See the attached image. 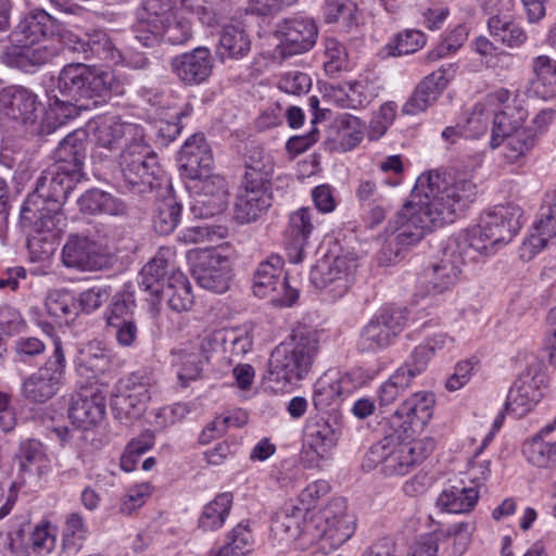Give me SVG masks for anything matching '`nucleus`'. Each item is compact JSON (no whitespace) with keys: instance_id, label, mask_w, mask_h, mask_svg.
Listing matches in <instances>:
<instances>
[{"instance_id":"79ce46f5","label":"nucleus","mask_w":556,"mask_h":556,"mask_svg":"<svg viewBox=\"0 0 556 556\" xmlns=\"http://www.w3.org/2000/svg\"><path fill=\"white\" fill-rule=\"evenodd\" d=\"M20 469L31 472L36 470L41 476L49 470V460L42 444L37 440H27L21 443L18 450Z\"/></svg>"},{"instance_id":"72a5a7b5","label":"nucleus","mask_w":556,"mask_h":556,"mask_svg":"<svg viewBox=\"0 0 556 556\" xmlns=\"http://www.w3.org/2000/svg\"><path fill=\"white\" fill-rule=\"evenodd\" d=\"M305 438V454H314L312 460L325 458L338 441L337 432L331 425L324 419L308 424Z\"/></svg>"},{"instance_id":"f8f14e48","label":"nucleus","mask_w":556,"mask_h":556,"mask_svg":"<svg viewBox=\"0 0 556 556\" xmlns=\"http://www.w3.org/2000/svg\"><path fill=\"white\" fill-rule=\"evenodd\" d=\"M408 312L404 307H387L371 318L361 330L357 349L362 353H377L389 348L404 330Z\"/></svg>"},{"instance_id":"7ed1b4c3","label":"nucleus","mask_w":556,"mask_h":556,"mask_svg":"<svg viewBox=\"0 0 556 556\" xmlns=\"http://www.w3.org/2000/svg\"><path fill=\"white\" fill-rule=\"evenodd\" d=\"M54 24L55 20L42 9L25 14L10 33V45L1 55L2 62L24 72L48 63L56 54V49L45 42Z\"/></svg>"},{"instance_id":"412c9836","label":"nucleus","mask_w":556,"mask_h":556,"mask_svg":"<svg viewBox=\"0 0 556 556\" xmlns=\"http://www.w3.org/2000/svg\"><path fill=\"white\" fill-rule=\"evenodd\" d=\"M459 260L445 256L426 268L417 279L415 296L427 298L442 294L459 280Z\"/></svg>"},{"instance_id":"a18cd8bd","label":"nucleus","mask_w":556,"mask_h":556,"mask_svg":"<svg viewBox=\"0 0 556 556\" xmlns=\"http://www.w3.org/2000/svg\"><path fill=\"white\" fill-rule=\"evenodd\" d=\"M252 534L248 525L237 523L227 536V542L217 551H212L210 556H239L251 551Z\"/></svg>"},{"instance_id":"e433bc0d","label":"nucleus","mask_w":556,"mask_h":556,"mask_svg":"<svg viewBox=\"0 0 556 556\" xmlns=\"http://www.w3.org/2000/svg\"><path fill=\"white\" fill-rule=\"evenodd\" d=\"M161 295L166 300L168 307L177 313L187 312L193 305L191 285L181 271H174L168 277Z\"/></svg>"},{"instance_id":"4d7b16f0","label":"nucleus","mask_w":556,"mask_h":556,"mask_svg":"<svg viewBox=\"0 0 556 556\" xmlns=\"http://www.w3.org/2000/svg\"><path fill=\"white\" fill-rule=\"evenodd\" d=\"M431 357V349L419 344L397 370L412 382L427 369Z\"/></svg>"},{"instance_id":"2f4dec72","label":"nucleus","mask_w":556,"mask_h":556,"mask_svg":"<svg viewBox=\"0 0 556 556\" xmlns=\"http://www.w3.org/2000/svg\"><path fill=\"white\" fill-rule=\"evenodd\" d=\"M314 229L313 212L302 207L290 215L287 235L288 257L291 263L298 264L304 258V249L308 237Z\"/></svg>"},{"instance_id":"f257e3e1","label":"nucleus","mask_w":556,"mask_h":556,"mask_svg":"<svg viewBox=\"0 0 556 556\" xmlns=\"http://www.w3.org/2000/svg\"><path fill=\"white\" fill-rule=\"evenodd\" d=\"M87 150V132L76 129L61 140L54 151V162L36 182L35 191L27 197L21 219L31 228V245L35 240L53 239L64 225L62 206L75 185L84 178V160Z\"/></svg>"},{"instance_id":"de8ad7c7","label":"nucleus","mask_w":556,"mask_h":556,"mask_svg":"<svg viewBox=\"0 0 556 556\" xmlns=\"http://www.w3.org/2000/svg\"><path fill=\"white\" fill-rule=\"evenodd\" d=\"M494 110L481 102L476 103L464 113L462 124L469 139H477L488 130L491 117L494 118Z\"/></svg>"},{"instance_id":"774afa93","label":"nucleus","mask_w":556,"mask_h":556,"mask_svg":"<svg viewBox=\"0 0 556 556\" xmlns=\"http://www.w3.org/2000/svg\"><path fill=\"white\" fill-rule=\"evenodd\" d=\"M110 298L108 288L94 287L85 290L79 295V305L85 313H92L100 308Z\"/></svg>"},{"instance_id":"49530a36","label":"nucleus","mask_w":556,"mask_h":556,"mask_svg":"<svg viewBox=\"0 0 556 556\" xmlns=\"http://www.w3.org/2000/svg\"><path fill=\"white\" fill-rule=\"evenodd\" d=\"M172 0H142L137 11V21L142 26L163 25L173 13Z\"/></svg>"},{"instance_id":"f704fd0d","label":"nucleus","mask_w":556,"mask_h":556,"mask_svg":"<svg viewBox=\"0 0 556 556\" xmlns=\"http://www.w3.org/2000/svg\"><path fill=\"white\" fill-rule=\"evenodd\" d=\"M79 208L85 214H106L119 216L126 213V205L111 193L99 189L86 191L78 200Z\"/></svg>"},{"instance_id":"c03bdc74","label":"nucleus","mask_w":556,"mask_h":556,"mask_svg":"<svg viewBox=\"0 0 556 556\" xmlns=\"http://www.w3.org/2000/svg\"><path fill=\"white\" fill-rule=\"evenodd\" d=\"M167 261L162 256L153 257L139 273L138 285L140 289L152 295H159L164 289L162 282L166 275Z\"/></svg>"},{"instance_id":"f3484780","label":"nucleus","mask_w":556,"mask_h":556,"mask_svg":"<svg viewBox=\"0 0 556 556\" xmlns=\"http://www.w3.org/2000/svg\"><path fill=\"white\" fill-rule=\"evenodd\" d=\"M62 262L68 268L94 271L112 267L114 256L96 241L72 235L62 249Z\"/></svg>"},{"instance_id":"6e6552de","label":"nucleus","mask_w":556,"mask_h":556,"mask_svg":"<svg viewBox=\"0 0 556 556\" xmlns=\"http://www.w3.org/2000/svg\"><path fill=\"white\" fill-rule=\"evenodd\" d=\"M525 112L505 106L493 119L490 146L496 149L504 143V157L508 163L522 161L536 143V131L525 127Z\"/></svg>"},{"instance_id":"e2e57ef3","label":"nucleus","mask_w":556,"mask_h":556,"mask_svg":"<svg viewBox=\"0 0 556 556\" xmlns=\"http://www.w3.org/2000/svg\"><path fill=\"white\" fill-rule=\"evenodd\" d=\"M188 413V406L182 403H175L169 406L161 407L154 415V425L159 429H165L181 421Z\"/></svg>"},{"instance_id":"603ef678","label":"nucleus","mask_w":556,"mask_h":556,"mask_svg":"<svg viewBox=\"0 0 556 556\" xmlns=\"http://www.w3.org/2000/svg\"><path fill=\"white\" fill-rule=\"evenodd\" d=\"M181 205L174 199L163 201L153 218L155 231L161 235H169L177 227L180 218Z\"/></svg>"},{"instance_id":"bf43d9fd","label":"nucleus","mask_w":556,"mask_h":556,"mask_svg":"<svg viewBox=\"0 0 556 556\" xmlns=\"http://www.w3.org/2000/svg\"><path fill=\"white\" fill-rule=\"evenodd\" d=\"M324 47V54L327 59L324 62L325 71L329 74L338 73L344 67L346 62L344 46L334 38H326Z\"/></svg>"},{"instance_id":"69168bd1","label":"nucleus","mask_w":556,"mask_h":556,"mask_svg":"<svg viewBox=\"0 0 556 556\" xmlns=\"http://www.w3.org/2000/svg\"><path fill=\"white\" fill-rule=\"evenodd\" d=\"M442 532L425 533L415 539L408 548L407 556H438V543Z\"/></svg>"},{"instance_id":"9d476101","label":"nucleus","mask_w":556,"mask_h":556,"mask_svg":"<svg viewBox=\"0 0 556 556\" xmlns=\"http://www.w3.org/2000/svg\"><path fill=\"white\" fill-rule=\"evenodd\" d=\"M94 146L91 159L94 163L112 161L121 150L142 142L146 138L143 128L135 123L122 119L119 116H106L97 122L93 130Z\"/></svg>"},{"instance_id":"6e6d98bb","label":"nucleus","mask_w":556,"mask_h":556,"mask_svg":"<svg viewBox=\"0 0 556 556\" xmlns=\"http://www.w3.org/2000/svg\"><path fill=\"white\" fill-rule=\"evenodd\" d=\"M363 135L364 125L359 118L348 115L340 121L338 139L344 151L356 147L362 141Z\"/></svg>"},{"instance_id":"1a4fd4ad","label":"nucleus","mask_w":556,"mask_h":556,"mask_svg":"<svg viewBox=\"0 0 556 556\" xmlns=\"http://www.w3.org/2000/svg\"><path fill=\"white\" fill-rule=\"evenodd\" d=\"M119 166L124 184L132 193L144 194L160 185L162 169L146 138L121 150Z\"/></svg>"},{"instance_id":"052dcab7","label":"nucleus","mask_w":556,"mask_h":556,"mask_svg":"<svg viewBox=\"0 0 556 556\" xmlns=\"http://www.w3.org/2000/svg\"><path fill=\"white\" fill-rule=\"evenodd\" d=\"M311 86V77L307 74L299 71L285 73L278 81V88L281 91L294 96L306 93Z\"/></svg>"},{"instance_id":"5fc2aeb1","label":"nucleus","mask_w":556,"mask_h":556,"mask_svg":"<svg viewBox=\"0 0 556 556\" xmlns=\"http://www.w3.org/2000/svg\"><path fill=\"white\" fill-rule=\"evenodd\" d=\"M473 530L472 523H453L447 529H440L435 532H442L440 541L443 538L452 540L453 553L460 556L469 546Z\"/></svg>"},{"instance_id":"bb28decb","label":"nucleus","mask_w":556,"mask_h":556,"mask_svg":"<svg viewBox=\"0 0 556 556\" xmlns=\"http://www.w3.org/2000/svg\"><path fill=\"white\" fill-rule=\"evenodd\" d=\"M173 73L188 86L200 85L213 72V59L208 48L198 47L173 58L170 62Z\"/></svg>"},{"instance_id":"9b49d317","label":"nucleus","mask_w":556,"mask_h":556,"mask_svg":"<svg viewBox=\"0 0 556 556\" xmlns=\"http://www.w3.org/2000/svg\"><path fill=\"white\" fill-rule=\"evenodd\" d=\"M55 533L51 523H17L0 533V556H29L51 553L55 547Z\"/></svg>"},{"instance_id":"37998d69","label":"nucleus","mask_w":556,"mask_h":556,"mask_svg":"<svg viewBox=\"0 0 556 556\" xmlns=\"http://www.w3.org/2000/svg\"><path fill=\"white\" fill-rule=\"evenodd\" d=\"M204 361L192 349H180L172 353V365L177 369L178 379L184 386L200 377Z\"/></svg>"},{"instance_id":"473e14b6","label":"nucleus","mask_w":556,"mask_h":556,"mask_svg":"<svg viewBox=\"0 0 556 556\" xmlns=\"http://www.w3.org/2000/svg\"><path fill=\"white\" fill-rule=\"evenodd\" d=\"M243 182L271 187L274 159L260 147H251L245 153Z\"/></svg>"},{"instance_id":"8fccbe9b","label":"nucleus","mask_w":556,"mask_h":556,"mask_svg":"<svg viewBox=\"0 0 556 556\" xmlns=\"http://www.w3.org/2000/svg\"><path fill=\"white\" fill-rule=\"evenodd\" d=\"M366 89L362 81H349L334 89L332 97L341 108L358 109L369 101Z\"/></svg>"},{"instance_id":"58836bf2","label":"nucleus","mask_w":556,"mask_h":556,"mask_svg":"<svg viewBox=\"0 0 556 556\" xmlns=\"http://www.w3.org/2000/svg\"><path fill=\"white\" fill-rule=\"evenodd\" d=\"M533 89L538 97L548 100L556 97V62L546 55L534 61Z\"/></svg>"},{"instance_id":"b1692460","label":"nucleus","mask_w":556,"mask_h":556,"mask_svg":"<svg viewBox=\"0 0 556 556\" xmlns=\"http://www.w3.org/2000/svg\"><path fill=\"white\" fill-rule=\"evenodd\" d=\"M544 376L533 367H528L510 388L505 403L506 410L518 417L529 413L542 399Z\"/></svg>"},{"instance_id":"393cba45","label":"nucleus","mask_w":556,"mask_h":556,"mask_svg":"<svg viewBox=\"0 0 556 556\" xmlns=\"http://www.w3.org/2000/svg\"><path fill=\"white\" fill-rule=\"evenodd\" d=\"M271 187L242 181L236 197L235 219L240 224L257 220L271 206Z\"/></svg>"},{"instance_id":"f03ea898","label":"nucleus","mask_w":556,"mask_h":556,"mask_svg":"<svg viewBox=\"0 0 556 556\" xmlns=\"http://www.w3.org/2000/svg\"><path fill=\"white\" fill-rule=\"evenodd\" d=\"M476 188L467 174L422 173L413 189L418 201L407 202L395 215V244L415 245L433 228L453 223L473 200Z\"/></svg>"},{"instance_id":"4be33fe9","label":"nucleus","mask_w":556,"mask_h":556,"mask_svg":"<svg viewBox=\"0 0 556 556\" xmlns=\"http://www.w3.org/2000/svg\"><path fill=\"white\" fill-rule=\"evenodd\" d=\"M434 396L431 392H416L406 399L390 418L391 427L412 437L415 427L426 425L432 415Z\"/></svg>"},{"instance_id":"dca6fc26","label":"nucleus","mask_w":556,"mask_h":556,"mask_svg":"<svg viewBox=\"0 0 556 556\" xmlns=\"http://www.w3.org/2000/svg\"><path fill=\"white\" fill-rule=\"evenodd\" d=\"M150 386L151 379L144 372H132L122 379L112 402L115 417L122 422L139 419L151 399Z\"/></svg>"},{"instance_id":"6ab92c4d","label":"nucleus","mask_w":556,"mask_h":556,"mask_svg":"<svg viewBox=\"0 0 556 556\" xmlns=\"http://www.w3.org/2000/svg\"><path fill=\"white\" fill-rule=\"evenodd\" d=\"M187 188L194 193L191 211L198 218H208L225 211L227 191L225 179L219 175H203L189 179Z\"/></svg>"},{"instance_id":"ea45409f","label":"nucleus","mask_w":556,"mask_h":556,"mask_svg":"<svg viewBox=\"0 0 556 556\" xmlns=\"http://www.w3.org/2000/svg\"><path fill=\"white\" fill-rule=\"evenodd\" d=\"M543 437L538 433L527 440L522 445V453L528 462L536 467H556V442H546Z\"/></svg>"},{"instance_id":"2eb2a0df","label":"nucleus","mask_w":556,"mask_h":556,"mask_svg":"<svg viewBox=\"0 0 556 556\" xmlns=\"http://www.w3.org/2000/svg\"><path fill=\"white\" fill-rule=\"evenodd\" d=\"M282 266L283 261L277 255L261 263L254 275L253 292L258 298H270L274 304L291 306L299 292L289 286Z\"/></svg>"},{"instance_id":"39448f33","label":"nucleus","mask_w":556,"mask_h":556,"mask_svg":"<svg viewBox=\"0 0 556 556\" xmlns=\"http://www.w3.org/2000/svg\"><path fill=\"white\" fill-rule=\"evenodd\" d=\"M113 90L114 76L111 72L92 70L83 63L67 64L60 72L52 90L55 102L47 113V121L56 118L59 112L64 118H71L75 113L74 102L101 97Z\"/></svg>"},{"instance_id":"c85d7f7f","label":"nucleus","mask_w":556,"mask_h":556,"mask_svg":"<svg viewBox=\"0 0 556 556\" xmlns=\"http://www.w3.org/2000/svg\"><path fill=\"white\" fill-rule=\"evenodd\" d=\"M37 96L23 87H9L0 91V113L22 124L37 119Z\"/></svg>"},{"instance_id":"423d86ee","label":"nucleus","mask_w":556,"mask_h":556,"mask_svg":"<svg viewBox=\"0 0 556 556\" xmlns=\"http://www.w3.org/2000/svg\"><path fill=\"white\" fill-rule=\"evenodd\" d=\"M318 332L300 325L293 329L291 341L275 348L269 357L268 378L281 386L302 380L311 370L318 352Z\"/></svg>"},{"instance_id":"4468645a","label":"nucleus","mask_w":556,"mask_h":556,"mask_svg":"<svg viewBox=\"0 0 556 556\" xmlns=\"http://www.w3.org/2000/svg\"><path fill=\"white\" fill-rule=\"evenodd\" d=\"M357 266V260L350 254L325 256L312 267L309 280L333 298H341L352 286Z\"/></svg>"},{"instance_id":"c756f323","label":"nucleus","mask_w":556,"mask_h":556,"mask_svg":"<svg viewBox=\"0 0 556 556\" xmlns=\"http://www.w3.org/2000/svg\"><path fill=\"white\" fill-rule=\"evenodd\" d=\"M554 241H556V193L541 206L539 218L523 242V249L529 250L530 253H539Z\"/></svg>"},{"instance_id":"ddd939ff","label":"nucleus","mask_w":556,"mask_h":556,"mask_svg":"<svg viewBox=\"0 0 556 556\" xmlns=\"http://www.w3.org/2000/svg\"><path fill=\"white\" fill-rule=\"evenodd\" d=\"M66 361L59 340H54L53 354L45 365L24 379L23 396L33 403H45L52 399L60 389L64 378Z\"/></svg>"},{"instance_id":"09e8293b","label":"nucleus","mask_w":556,"mask_h":556,"mask_svg":"<svg viewBox=\"0 0 556 556\" xmlns=\"http://www.w3.org/2000/svg\"><path fill=\"white\" fill-rule=\"evenodd\" d=\"M341 379L324 375L314 384L313 403L317 409H325L342 395Z\"/></svg>"},{"instance_id":"3c124183","label":"nucleus","mask_w":556,"mask_h":556,"mask_svg":"<svg viewBox=\"0 0 556 556\" xmlns=\"http://www.w3.org/2000/svg\"><path fill=\"white\" fill-rule=\"evenodd\" d=\"M136 307L135 296L131 292L123 291L113 296V301L105 313V321L108 326H116V324L132 320Z\"/></svg>"},{"instance_id":"0e129e2a","label":"nucleus","mask_w":556,"mask_h":556,"mask_svg":"<svg viewBox=\"0 0 556 556\" xmlns=\"http://www.w3.org/2000/svg\"><path fill=\"white\" fill-rule=\"evenodd\" d=\"M426 43L425 35L420 30L408 29L396 36L395 52L396 55L414 53Z\"/></svg>"},{"instance_id":"4c0bfd02","label":"nucleus","mask_w":556,"mask_h":556,"mask_svg":"<svg viewBox=\"0 0 556 556\" xmlns=\"http://www.w3.org/2000/svg\"><path fill=\"white\" fill-rule=\"evenodd\" d=\"M47 314L54 323L68 325L78 315V304L75 296L67 290H52L45 302Z\"/></svg>"},{"instance_id":"a19ab883","label":"nucleus","mask_w":556,"mask_h":556,"mask_svg":"<svg viewBox=\"0 0 556 556\" xmlns=\"http://www.w3.org/2000/svg\"><path fill=\"white\" fill-rule=\"evenodd\" d=\"M355 530V523H315L314 535L323 548L334 551L350 540Z\"/></svg>"},{"instance_id":"0eeeda50","label":"nucleus","mask_w":556,"mask_h":556,"mask_svg":"<svg viewBox=\"0 0 556 556\" xmlns=\"http://www.w3.org/2000/svg\"><path fill=\"white\" fill-rule=\"evenodd\" d=\"M433 450L431 438L401 441L397 437L388 435L369 448L362 466L367 471L380 467L386 476H404Z\"/></svg>"},{"instance_id":"aec40b11","label":"nucleus","mask_w":556,"mask_h":556,"mask_svg":"<svg viewBox=\"0 0 556 556\" xmlns=\"http://www.w3.org/2000/svg\"><path fill=\"white\" fill-rule=\"evenodd\" d=\"M276 34L280 40L277 49L287 58L311 50L316 43L318 28L313 18L295 16L280 22Z\"/></svg>"},{"instance_id":"a211bd4d","label":"nucleus","mask_w":556,"mask_h":556,"mask_svg":"<svg viewBox=\"0 0 556 556\" xmlns=\"http://www.w3.org/2000/svg\"><path fill=\"white\" fill-rule=\"evenodd\" d=\"M192 275L201 288L224 293L231 280V262L217 250L203 249L195 254Z\"/></svg>"},{"instance_id":"680f3d73","label":"nucleus","mask_w":556,"mask_h":556,"mask_svg":"<svg viewBox=\"0 0 556 556\" xmlns=\"http://www.w3.org/2000/svg\"><path fill=\"white\" fill-rule=\"evenodd\" d=\"M410 383L408 378L396 370L379 389L378 397L380 404H391L400 395V391L408 388Z\"/></svg>"},{"instance_id":"20e7f679","label":"nucleus","mask_w":556,"mask_h":556,"mask_svg":"<svg viewBox=\"0 0 556 556\" xmlns=\"http://www.w3.org/2000/svg\"><path fill=\"white\" fill-rule=\"evenodd\" d=\"M522 210L511 203L484 212L478 225L462 230L455 238L458 258L476 261L507 244L521 227Z\"/></svg>"},{"instance_id":"864d4df0","label":"nucleus","mask_w":556,"mask_h":556,"mask_svg":"<svg viewBox=\"0 0 556 556\" xmlns=\"http://www.w3.org/2000/svg\"><path fill=\"white\" fill-rule=\"evenodd\" d=\"M192 37V25L189 18L180 15L169 17L163 23L162 40L170 45H184Z\"/></svg>"},{"instance_id":"5701e85b","label":"nucleus","mask_w":556,"mask_h":556,"mask_svg":"<svg viewBox=\"0 0 556 556\" xmlns=\"http://www.w3.org/2000/svg\"><path fill=\"white\" fill-rule=\"evenodd\" d=\"M456 73L454 64L442 65L426 76L402 108L404 114L417 115L425 112L438 99Z\"/></svg>"},{"instance_id":"338daca9","label":"nucleus","mask_w":556,"mask_h":556,"mask_svg":"<svg viewBox=\"0 0 556 556\" xmlns=\"http://www.w3.org/2000/svg\"><path fill=\"white\" fill-rule=\"evenodd\" d=\"M232 506V494L222 493L208 503L203 510V517L213 521H225Z\"/></svg>"},{"instance_id":"c9c22d12","label":"nucleus","mask_w":556,"mask_h":556,"mask_svg":"<svg viewBox=\"0 0 556 556\" xmlns=\"http://www.w3.org/2000/svg\"><path fill=\"white\" fill-rule=\"evenodd\" d=\"M462 486L453 485L444 490L437 500V506L445 513L466 514L469 513L479 498V491L476 488L465 485L462 480Z\"/></svg>"},{"instance_id":"cd10ccee","label":"nucleus","mask_w":556,"mask_h":556,"mask_svg":"<svg viewBox=\"0 0 556 556\" xmlns=\"http://www.w3.org/2000/svg\"><path fill=\"white\" fill-rule=\"evenodd\" d=\"M181 176L187 179L203 178L212 170L213 155L205 137L195 134L188 138L178 154Z\"/></svg>"},{"instance_id":"a878e982","label":"nucleus","mask_w":556,"mask_h":556,"mask_svg":"<svg viewBox=\"0 0 556 556\" xmlns=\"http://www.w3.org/2000/svg\"><path fill=\"white\" fill-rule=\"evenodd\" d=\"M105 395L98 387L83 388L72 397L68 417L78 428L88 429L105 415Z\"/></svg>"},{"instance_id":"13d9d810","label":"nucleus","mask_w":556,"mask_h":556,"mask_svg":"<svg viewBox=\"0 0 556 556\" xmlns=\"http://www.w3.org/2000/svg\"><path fill=\"white\" fill-rule=\"evenodd\" d=\"M220 227H214L207 223L200 222L197 225L186 228L179 240L187 244H200L205 242H212L214 239H220L223 237Z\"/></svg>"},{"instance_id":"7c9ffc66","label":"nucleus","mask_w":556,"mask_h":556,"mask_svg":"<svg viewBox=\"0 0 556 556\" xmlns=\"http://www.w3.org/2000/svg\"><path fill=\"white\" fill-rule=\"evenodd\" d=\"M251 51V38L240 23L225 24L219 31L216 55L220 62L239 61Z\"/></svg>"}]
</instances>
